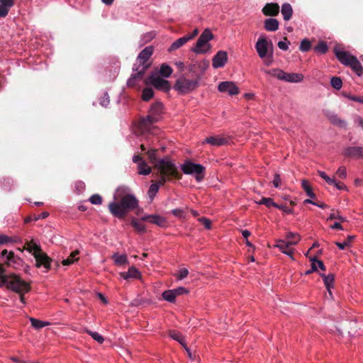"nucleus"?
<instances>
[{
	"mask_svg": "<svg viewBox=\"0 0 363 363\" xmlns=\"http://www.w3.org/2000/svg\"><path fill=\"white\" fill-rule=\"evenodd\" d=\"M335 55L339 61L346 65H349L352 60L354 57L342 50H336Z\"/></svg>",
	"mask_w": 363,
	"mask_h": 363,
	"instance_id": "nucleus-26",
	"label": "nucleus"
},
{
	"mask_svg": "<svg viewBox=\"0 0 363 363\" xmlns=\"http://www.w3.org/2000/svg\"><path fill=\"white\" fill-rule=\"evenodd\" d=\"M154 91L151 88H145L143 91L142 99L143 101H147L153 97Z\"/></svg>",
	"mask_w": 363,
	"mask_h": 363,
	"instance_id": "nucleus-43",
	"label": "nucleus"
},
{
	"mask_svg": "<svg viewBox=\"0 0 363 363\" xmlns=\"http://www.w3.org/2000/svg\"><path fill=\"white\" fill-rule=\"evenodd\" d=\"M358 76H361L363 73V68L361 63L356 57H354L349 65Z\"/></svg>",
	"mask_w": 363,
	"mask_h": 363,
	"instance_id": "nucleus-34",
	"label": "nucleus"
},
{
	"mask_svg": "<svg viewBox=\"0 0 363 363\" xmlns=\"http://www.w3.org/2000/svg\"><path fill=\"white\" fill-rule=\"evenodd\" d=\"M310 48H311V42L309 40L304 39L301 42L299 49L302 52H306V51L309 50Z\"/></svg>",
	"mask_w": 363,
	"mask_h": 363,
	"instance_id": "nucleus-49",
	"label": "nucleus"
},
{
	"mask_svg": "<svg viewBox=\"0 0 363 363\" xmlns=\"http://www.w3.org/2000/svg\"><path fill=\"white\" fill-rule=\"evenodd\" d=\"M345 96L350 100L353 101H356L360 104H363V96H355L351 94H345Z\"/></svg>",
	"mask_w": 363,
	"mask_h": 363,
	"instance_id": "nucleus-54",
	"label": "nucleus"
},
{
	"mask_svg": "<svg viewBox=\"0 0 363 363\" xmlns=\"http://www.w3.org/2000/svg\"><path fill=\"white\" fill-rule=\"evenodd\" d=\"M275 208H279V209L283 211L286 214H291V213H293V210L291 208H288L286 206L277 204V206H275Z\"/></svg>",
	"mask_w": 363,
	"mask_h": 363,
	"instance_id": "nucleus-60",
	"label": "nucleus"
},
{
	"mask_svg": "<svg viewBox=\"0 0 363 363\" xmlns=\"http://www.w3.org/2000/svg\"><path fill=\"white\" fill-rule=\"evenodd\" d=\"M264 28L267 31H276L279 28V21L275 18H267L264 22Z\"/></svg>",
	"mask_w": 363,
	"mask_h": 363,
	"instance_id": "nucleus-28",
	"label": "nucleus"
},
{
	"mask_svg": "<svg viewBox=\"0 0 363 363\" xmlns=\"http://www.w3.org/2000/svg\"><path fill=\"white\" fill-rule=\"evenodd\" d=\"M173 291L175 292V294L177 296L181 295L183 294H186L188 292V291L184 287H178L177 289H173Z\"/></svg>",
	"mask_w": 363,
	"mask_h": 363,
	"instance_id": "nucleus-64",
	"label": "nucleus"
},
{
	"mask_svg": "<svg viewBox=\"0 0 363 363\" xmlns=\"http://www.w3.org/2000/svg\"><path fill=\"white\" fill-rule=\"evenodd\" d=\"M30 323L32 326L35 329H40L45 326L50 325V323L48 321H42L34 318H30Z\"/></svg>",
	"mask_w": 363,
	"mask_h": 363,
	"instance_id": "nucleus-37",
	"label": "nucleus"
},
{
	"mask_svg": "<svg viewBox=\"0 0 363 363\" xmlns=\"http://www.w3.org/2000/svg\"><path fill=\"white\" fill-rule=\"evenodd\" d=\"M11 242H13V240L10 237H9L6 235H3V234L0 235V245H3V244Z\"/></svg>",
	"mask_w": 363,
	"mask_h": 363,
	"instance_id": "nucleus-59",
	"label": "nucleus"
},
{
	"mask_svg": "<svg viewBox=\"0 0 363 363\" xmlns=\"http://www.w3.org/2000/svg\"><path fill=\"white\" fill-rule=\"evenodd\" d=\"M163 105L160 102H156L152 105L148 115L142 118L138 123V127L141 133H150L155 128L153 124L157 123L162 117Z\"/></svg>",
	"mask_w": 363,
	"mask_h": 363,
	"instance_id": "nucleus-4",
	"label": "nucleus"
},
{
	"mask_svg": "<svg viewBox=\"0 0 363 363\" xmlns=\"http://www.w3.org/2000/svg\"><path fill=\"white\" fill-rule=\"evenodd\" d=\"M264 72L274 77L277 78L279 80L291 82V83H298L303 81V75L300 73H287L280 69H272L269 70H264Z\"/></svg>",
	"mask_w": 363,
	"mask_h": 363,
	"instance_id": "nucleus-8",
	"label": "nucleus"
},
{
	"mask_svg": "<svg viewBox=\"0 0 363 363\" xmlns=\"http://www.w3.org/2000/svg\"><path fill=\"white\" fill-rule=\"evenodd\" d=\"M291 237H295V240H278L277 244L274 245L275 247L279 248L284 254L288 255L291 259H294V249L291 247V245H296L301 238L300 235L297 233L289 232L286 234V238L289 239Z\"/></svg>",
	"mask_w": 363,
	"mask_h": 363,
	"instance_id": "nucleus-10",
	"label": "nucleus"
},
{
	"mask_svg": "<svg viewBox=\"0 0 363 363\" xmlns=\"http://www.w3.org/2000/svg\"><path fill=\"white\" fill-rule=\"evenodd\" d=\"M302 188L306 191L308 196L311 198H315V194L313 192L312 188L307 180H302L301 182Z\"/></svg>",
	"mask_w": 363,
	"mask_h": 363,
	"instance_id": "nucleus-39",
	"label": "nucleus"
},
{
	"mask_svg": "<svg viewBox=\"0 0 363 363\" xmlns=\"http://www.w3.org/2000/svg\"><path fill=\"white\" fill-rule=\"evenodd\" d=\"M154 48L152 46H147L144 48L138 55L137 62L135 65H138V68L144 71L150 67L149 59L153 53Z\"/></svg>",
	"mask_w": 363,
	"mask_h": 363,
	"instance_id": "nucleus-13",
	"label": "nucleus"
},
{
	"mask_svg": "<svg viewBox=\"0 0 363 363\" xmlns=\"http://www.w3.org/2000/svg\"><path fill=\"white\" fill-rule=\"evenodd\" d=\"M147 155L150 162L157 169L160 174V184H164L170 177L174 176L177 173L175 164L169 158L165 157L157 160V150L151 149L147 151Z\"/></svg>",
	"mask_w": 363,
	"mask_h": 363,
	"instance_id": "nucleus-2",
	"label": "nucleus"
},
{
	"mask_svg": "<svg viewBox=\"0 0 363 363\" xmlns=\"http://www.w3.org/2000/svg\"><path fill=\"white\" fill-rule=\"evenodd\" d=\"M1 260L8 267L17 268V266L20 265L22 260L16 256L11 251L4 250L1 254Z\"/></svg>",
	"mask_w": 363,
	"mask_h": 363,
	"instance_id": "nucleus-16",
	"label": "nucleus"
},
{
	"mask_svg": "<svg viewBox=\"0 0 363 363\" xmlns=\"http://www.w3.org/2000/svg\"><path fill=\"white\" fill-rule=\"evenodd\" d=\"M281 14L283 15L285 21H289L293 14V9L289 4L285 3L281 6Z\"/></svg>",
	"mask_w": 363,
	"mask_h": 363,
	"instance_id": "nucleus-30",
	"label": "nucleus"
},
{
	"mask_svg": "<svg viewBox=\"0 0 363 363\" xmlns=\"http://www.w3.org/2000/svg\"><path fill=\"white\" fill-rule=\"evenodd\" d=\"M143 303H144L143 300L140 299V298H135L131 301L130 305L132 306L138 307V306H140L141 305H143Z\"/></svg>",
	"mask_w": 363,
	"mask_h": 363,
	"instance_id": "nucleus-63",
	"label": "nucleus"
},
{
	"mask_svg": "<svg viewBox=\"0 0 363 363\" xmlns=\"http://www.w3.org/2000/svg\"><path fill=\"white\" fill-rule=\"evenodd\" d=\"M228 61V54L225 51L220 50L217 52L212 60V66L215 69L223 67Z\"/></svg>",
	"mask_w": 363,
	"mask_h": 363,
	"instance_id": "nucleus-19",
	"label": "nucleus"
},
{
	"mask_svg": "<svg viewBox=\"0 0 363 363\" xmlns=\"http://www.w3.org/2000/svg\"><path fill=\"white\" fill-rule=\"evenodd\" d=\"M138 206V201L131 194L129 187L121 186L116 189L113 201L108 204L110 213L116 218H123L130 211Z\"/></svg>",
	"mask_w": 363,
	"mask_h": 363,
	"instance_id": "nucleus-1",
	"label": "nucleus"
},
{
	"mask_svg": "<svg viewBox=\"0 0 363 363\" xmlns=\"http://www.w3.org/2000/svg\"><path fill=\"white\" fill-rule=\"evenodd\" d=\"M311 270H307L306 272H313L318 270L325 271L323 262L318 259L315 257H310Z\"/></svg>",
	"mask_w": 363,
	"mask_h": 363,
	"instance_id": "nucleus-25",
	"label": "nucleus"
},
{
	"mask_svg": "<svg viewBox=\"0 0 363 363\" xmlns=\"http://www.w3.org/2000/svg\"><path fill=\"white\" fill-rule=\"evenodd\" d=\"M328 45L325 42H319L318 44L315 47L314 50L320 54H324L328 51Z\"/></svg>",
	"mask_w": 363,
	"mask_h": 363,
	"instance_id": "nucleus-47",
	"label": "nucleus"
},
{
	"mask_svg": "<svg viewBox=\"0 0 363 363\" xmlns=\"http://www.w3.org/2000/svg\"><path fill=\"white\" fill-rule=\"evenodd\" d=\"M141 220L155 224L160 227H164L167 225V219L164 217L157 214L144 216L141 218Z\"/></svg>",
	"mask_w": 363,
	"mask_h": 363,
	"instance_id": "nucleus-20",
	"label": "nucleus"
},
{
	"mask_svg": "<svg viewBox=\"0 0 363 363\" xmlns=\"http://www.w3.org/2000/svg\"><path fill=\"white\" fill-rule=\"evenodd\" d=\"M145 84L146 85H152L155 89L163 91H167L170 89V85L167 80L153 74L145 80Z\"/></svg>",
	"mask_w": 363,
	"mask_h": 363,
	"instance_id": "nucleus-15",
	"label": "nucleus"
},
{
	"mask_svg": "<svg viewBox=\"0 0 363 363\" xmlns=\"http://www.w3.org/2000/svg\"><path fill=\"white\" fill-rule=\"evenodd\" d=\"M218 90L221 93H228L230 96L239 94L240 89L233 82L225 81L220 82L218 86Z\"/></svg>",
	"mask_w": 363,
	"mask_h": 363,
	"instance_id": "nucleus-18",
	"label": "nucleus"
},
{
	"mask_svg": "<svg viewBox=\"0 0 363 363\" xmlns=\"http://www.w3.org/2000/svg\"><path fill=\"white\" fill-rule=\"evenodd\" d=\"M189 41L188 38L185 36H183L177 40H175L171 46L169 48L168 51L172 52L173 50H177L182 46H183L185 43Z\"/></svg>",
	"mask_w": 363,
	"mask_h": 363,
	"instance_id": "nucleus-31",
	"label": "nucleus"
},
{
	"mask_svg": "<svg viewBox=\"0 0 363 363\" xmlns=\"http://www.w3.org/2000/svg\"><path fill=\"white\" fill-rule=\"evenodd\" d=\"M336 175L340 179H345L347 177V170L345 167H340L336 171Z\"/></svg>",
	"mask_w": 363,
	"mask_h": 363,
	"instance_id": "nucleus-51",
	"label": "nucleus"
},
{
	"mask_svg": "<svg viewBox=\"0 0 363 363\" xmlns=\"http://www.w3.org/2000/svg\"><path fill=\"white\" fill-rule=\"evenodd\" d=\"M26 245L27 247L26 249L34 256L37 267H43L46 270L55 269L52 267V263H54L57 267H59V262L52 261L51 258L42 251L40 246L35 240H32L31 241L28 242ZM55 269H57V267Z\"/></svg>",
	"mask_w": 363,
	"mask_h": 363,
	"instance_id": "nucleus-5",
	"label": "nucleus"
},
{
	"mask_svg": "<svg viewBox=\"0 0 363 363\" xmlns=\"http://www.w3.org/2000/svg\"><path fill=\"white\" fill-rule=\"evenodd\" d=\"M229 139L223 135H215L206 138L204 143H208L213 146H220L228 143Z\"/></svg>",
	"mask_w": 363,
	"mask_h": 363,
	"instance_id": "nucleus-24",
	"label": "nucleus"
},
{
	"mask_svg": "<svg viewBox=\"0 0 363 363\" xmlns=\"http://www.w3.org/2000/svg\"><path fill=\"white\" fill-rule=\"evenodd\" d=\"M169 336L173 340L179 342L185 348V350L188 352L189 356H191L189 350L185 345L184 337L179 332H177L176 330H171V331H169Z\"/></svg>",
	"mask_w": 363,
	"mask_h": 363,
	"instance_id": "nucleus-29",
	"label": "nucleus"
},
{
	"mask_svg": "<svg viewBox=\"0 0 363 363\" xmlns=\"http://www.w3.org/2000/svg\"><path fill=\"white\" fill-rule=\"evenodd\" d=\"M89 201L94 205H100L102 203V198L99 194H94L89 198Z\"/></svg>",
	"mask_w": 363,
	"mask_h": 363,
	"instance_id": "nucleus-50",
	"label": "nucleus"
},
{
	"mask_svg": "<svg viewBox=\"0 0 363 363\" xmlns=\"http://www.w3.org/2000/svg\"><path fill=\"white\" fill-rule=\"evenodd\" d=\"M114 263L118 266H123L128 263L127 257L125 255L115 253L112 256Z\"/></svg>",
	"mask_w": 363,
	"mask_h": 363,
	"instance_id": "nucleus-33",
	"label": "nucleus"
},
{
	"mask_svg": "<svg viewBox=\"0 0 363 363\" xmlns=\"http://www.w3.org/2000/svg\"><path fill=\"white\" fill-rule=\"evenodd\" d=\"M131 224L138 232L143 233L145 231V226L141 221L133 218L131 221Z\"/></svg>",
	"mask_w": 363,
	"mask_h": 363,
	"instance_id": "nucleus-42",
	"label": "nucleus"
},
{
	"mask_svg": "<svg viewBox=\"0 0 363 363\" xmlns=\"http://www.w3.org/2000/svg\"><path fill=\"white\" fill-rule=\"evenodd\" d=\"M162 298L164 300L169 302L173 303L175 301V298L177 295L175 294V292L172 290H167L164 291L162 294Z\"/></svg>",
	"mask_w": 363,
	"mask_h": 363,
	"instance_id": "nucleus-38",
	"label": "nucleus"
},
{
	"mask_svg": "<svg viewBox=\"0 0 363 363\" xmlns=\"http://www.w3.org/2000/svg\"><path fill=\"white\" fill-rule=\"evenodd\" d=\"M326 287L328 296L333 298V294L331 289L333 288L335 281L334 274H320Z\"/></svg>",
	"mask_w": 363,
	"mask_h": 363,
	"instance_id": "nucleus-23",
	"label": "nucleus"
},
{
	"mask_svg": "<svg viewBox=\"0 0 363 363\" xmlns=\"http://www.w3.org/2000/svg\"><path fill=\"white\" fill-rule=\"evenodd\" d=\"M138 171L140 175H148L151 172V168L145 161L140 162V164H138Z\"/></svg>",
	"mask_w": 363,
	"mask_h": 363,
	"instance_id": "nucleus-35",
	"label": "nucleus"
},
{
	"mask_svg": "<svg viewBox=\"0 0 363 363\" xmlns=\"http://www.w3.org/2000/svg\"><path fill=\"white\" fill-rule=\"evenodd\" d=\"M319 176L323 179L328 184L331 185L335 183V179L328 177L325 172L323 171H318Z\"/></svg>",
	"mask_w": 363,
	"mask_h": 363,
	"instance_id": "nucleus-48",
	"label": "nucleus"
},
{
	"mask_svg": "<svg viewBox=\"0 0 363 363\" xmlns=\"http://www.w3.org/2000/svg\"><path fill=\"white\" fill-rule=\"evenodd\" d=\"M2 286H6L18 294L21 302L23 305L26 304L23 294L30 291V285L16 276V274H0V287Z\"/></svg>",
	"mask_w": 363,
	"mask_h": 363,
	"instance_id": "nucleus-3",
	"label": "nucleus"
},
{
	"mask_svg": "<svg viewBox=\"0 0 363 363\" xmlns=\"http://www.w3.org/2000/svg\"><path fill=\"white\" fill-rule=\"evenodd\" d=\"M199 82L198 77L191 74V77H189L187 74H183L177 79L174 89L180 94H188L198 88Z\"/></svg>",
	"mask_w": 363,
	"mask_h": 363,
	"instance_id": "nucleus-7",
	"label": "nucleus"
},
{
	"mask_svg": "<svg viewBox=\"0 0 363 363\" xmlns=\"http://www.w3.org/2000/svg\"><path fill=\"white\" fill-rule=\"evenodd\" d=\"M181 169L185 174H190L195 177L198 182H200L204 178L205 167L191 161H186L181 165Z\"/></svg>",
	"mask_w": 363,
	"mask_h": 363,
	"instance_id": "nucleus-9",
	"label": "nucleus"
},
{
	"mask_svg": "<svg viewBox=\"0 0 363 363\" xmlns=\"http://www.w3.org/2000/svg\"><path fill=\"white\" fill-rule=\"evenodd\" d=\"M323 114L333 125L340 128L346 127V122L340 118L335 112L326 109L323 111Z\"/></svg>",
	"mask_w": 363,
	"mask_h": 363,
	"instance_id": "nucleus-21",
	"label": "nucleus"
},
{
	"mask_svg": "<svg viewBox=\"0 0 363 363\" xmlns=\"http://www.w3.org/2000/svg\"><path fill=\"white\" fill-rule=\"evenodd\" d=\"M9 7L5 5L0 4V18H4L7 16L9 11Z\"/></svg>",
	"mask_w": 363,
	"mask_h": 363,
	"instance_id": "nucleus-57",
	"label": "nucleus"
},
{
	"mask_svg": "<svg viewBox=\"0 0 363 363\" xmlns=\"http://www.w3.org/2000/svg\"><path fill=\"white\" fill-rule=\"evenodd\" d=\"M344 155L354 159H363V147H348L345 149Z\"/></svg>",
	"mask_w": 363,
	"mask_h": 363,
	"instance_id": "nucleus-22",
	"label": "nucleus"
},
{
	"mask_svg": "<svg viewBox=\"0 0 363 363\" xmlns=\"http://www.w3.org/2000/svg\"><path fill=\"white\" fill-rule=\"evenodd\" d=\"M171 213L176 217L182 218L184 217V211L182 208L173 209Z\"/></svg>",
	"mask_w": 363,
	"mask_h": 363,
	"instance_id": "nucleus-55",
	"label": "nucleus"
},
{
	"mask_svg": "<svg viewBox=\"0 0 363 363\" xmlns=\"http://www.w3.org/2000/svg\"><path fill=\"white\" fill-rule=\"evenodd\" d=\"M145 71L138 68V65H134L133 73L127 81L128 87H137L139 83L143 80Z\"/></svg>",
	"mask_w": 363,
	"mask_h": 363,
	"instance_id": "nucleus-17",
	"label": "nucleus"
},
{
	"mask_svg": "<svg viewBox=\"0 0 363 363\" xmlns=\"http://www.w3.org/2000/svg\"><path fill=\"white\" fill-rule=\"evenodd\" d=\"M330 84L334 89L340 90L342 88V82L340 77H333L330 79Z\"/></svg>",
	"mask_w": 363,
	"mask_h": 363,
	"instance_id": "nucleus-46",
	"label": "nucleus"
},
{
	"mask_svg": "<svg viewBox=\"0 0 363 363\" xmlns=\"http://www.w3.org/2000/svg\"><path fill=\"white\" fill-rule=\"evenodd\" d=\"M110 100L107 93H105L100 100V104L106 107L109 104Z\"/></svg>",
	"mask_w": 363,
	"mask_h": 363,
	"instance_id": "nucleus-56",
	"label": "nucleus"
},
{
	"mask_svg": "<svg viewBox=\"0 0 363 363\" xmlns=\"http://www.w3.org/2000/svg\"><path fill=\"white\" fill-rule=\"evenodd\" d=\"M262 11L266 16H277L279 11V6L277 4H267Z\"/></svg>",
	"mask_w": 363,
	"mask_h": 363,
	"instance_id": "nucleus-27",
	"label": "nucleus"
},
{
	"mask_svg": "<svg viewBox=\"0 0 363 363\" xmlns=\"http://www.w3.org/2000/svg\"><path fill=\"white\" fill-rule=\"evenodd\" d=\"M209 67V62L206 60L195 62L189 66V72L192 76L198 77L200 81Z\"/></svg>",
	"mask_w": 363,
	"mask_h": 363,
	"instance_id": "nucleus-14",
	"label": "nucleus"
},
{
	"mask_svg": "<svg viewBox=\"0 0 363 363\" xmlns=\"http://www.w3.org/2000/svg\"><path fill=\"white\" fill-rule=\"evenodd\" d=\"M332 185L335 186L339 190H347V186L343 183L337 182L335 179V183L333 184Z\"/></svg>",
	"mask_w": 363,
	"mask_h": 363,
	"instance_id": "nucleus-62",
	"label": "nucleus"
},
{
	"mask_svg": "<svg viewBox=\"0 0 363 363\" xmlns=\"http://www.w3.org/2000/svg\"><path fill=\"white\" fill-rule=\"evenodd\" d=\"M163 184H160V179L157 182L153 183L150 185L149 190H148V196L150 198V200L152 201L155 198L156 194L157 193L159 188L160 186H162Z\"/></svg>",
	"mask_w": 363,
	"mask_h": 363,
	"instance_id": "nucleus-36",
	"label": "nucleus"
},
{
	"mask_svg": "<svg viewBox=\"0 0 363 363\" xmlns=\"http://www.w3.org/2000/svg\"><path fill=\"white\" fill-rule=\"evenodd\" d=\"M213 38V34L210 30L206 29L197 40L196 46L192 51L196 54H203L211 49L209 41Z\"/></svg>",
	"mask_w": 363,
	"mask_h": 363,
	"instance_id": "nucleus-11",
	"label": "nucleus"
},
{
	"mask_svg": "<svg viewBox=\"0 0 363 363\" xmlns=\"http://www.w3.org/2000/svg\"><path fill=\"white\" fill-rule=\"evenodd\" d=\"M257 203L259 205H265L267 207H271V206H277V203L274 202L273 199L271 198H265L263 197L260 201H257Z\"/></svg>",
	"mask_w": 363,
	"mask_h": 363,
	"instance_id": "nucleus-45",
	"label": "nucleus"
},
{
	"mask_svg": "<svg viewBox=\"0 0 363 363\" xmlns=\"http://www.w3.org/2000/svg\"><path fill=\"white\" fill-rule=\"evenodd\" d=\"M198 220L201 223L206 229H210L211 228V222L209 219L201 217L198 219Z\"/></svg>",
	"mask_w": 363,
	"mask_h": 363,
	"instance_id": "nucleus-53",
	"label": "nucleus"
},
{
	"mask_svg": "<svg viewBox=\"0 0 363 363\" xmlns=\"http://www.w3.org/2000/svg\"><path fill=\"white\" fill-rule=\"evenodd\" d=\"M121 281H125V284L134 279H141V274H120L118 277Z\"/></svg>",
	"mask_w": 363,
	"mask_h": 363,
	"instance_id": "nucleus-32",
	"label": "nucleus"
},
{
	"mask_svg": "<svg viewBox=\"0 0 363 363\" xmlns=\"http://www.w3.org/2000/svg\"><path fill=\"white\" fill-rule=\"evenodd\" d=\"M255 49L258 56L263 60L265 65L269 66L274 61V46L272 42L264 35H261L255 43Z\"/></svg>",
	"mask_w": 363,
	"mask_h": 363,
	"instance_id": "nucleus-6",
	"label": "nucleus"
},
{
	"mask_svg": "<svg viewBox=\"0 0 363 363\" xmlns=\"http://www.w3.org/2000/svg\"><path fill=\"white\" fill-rule=\"evenodd\" d=\"M79 250H76L72 252L66 258L51 259L52 261H58L60 264L57 269H52L51 270H67L68 267L75 264L79 260ZM52 267L54 268L57 267L54 263H52Z\"/></svg>",
	"mask_w": 363,
	"mask_h": 363,
	"instance_id": "nucleus-12",
	"label": "nucleus"
},
{
	"mask_svg": "<svg viewBox=\"0 0 363 363\" xmlns=\"http://www.w3.org/2000/svg\"><path fill=\"white\" fill-rule=\"evenodd\" d=\"M85 332L99 343H102L104 341V338L97 332H93L89 329H85Z\"/></svg>",
	"mask_w": 363,
	"mask_h": 363,
	"instance_id": "nucleus-44",
	"label": "nucleus"
},
{
	"mask_svg": "<svg viewBox=\"0 0 363 363\" xmlns=\"http://www.w3.org/2000/svg\"><path fill=\"white\" fill-rule=\"evenodd\" d=\"M272 183L275 188H280L281 178H280L279 174H274Z\"/></svg>",
	"mask_w": 363,
	"mask_h": 363,
	"instance_id": "nucleus-58",
	"label": "nucleus"
},
{
	"mask_svg": "<svg viewBox=\"0 0 363 363\" xmlns=\"http://www.w3.org/2000/svg\"><path fill=\"white\" fill-rule=\"evenodd\" d=\"M328 220H333V219H338L341 221H345L346 219L343 218L342 216H340L337 213H331L330 214Z\"/></svg>",
	"mask_w": 363,
	"mask_h": 363,
	"instance_id": "nucleus-61",
	"label": "nucleus"
},
{
	"mask_svg": "<svg viewBox=\"0 0 363 363\" xmlns=\"http://www.w3.org/2000/svg\"><path fill=\"white\" fill-rule=\"evenodd\" d=\"M354 235H348L347 239L344 240L343 242H336L335 245L340 249V250H345L347 247H348L351 242L354 240Z\"/></svg>",
	"mask_w": 363,
	"mask_h": 363,
	"instance_id": "nucleus-40",
	"label": "nucleus"
},
{
	"mask_svg": "<svg viewBox=\"0 0 363 363\" xmlns=\"http://www.w3.org/2000/svg\"><path fill=\"white\" fill-rule=\"evenodd\" d=\"M172 69L166 64H162L161 65L160 73L164 77H169L172 74Z\"/></svg>",
	"mask_w": 363,
	"mask_h": 363,
	"instance_id": "nucleus-41",
	"label": "nucleus"
},
{
	"mask_svg": "<svg viewBox=\"0 0 363 363\" xmlns=\"http://www.w3.org/2000/svg\"><path fill=\"white\" fill-rule=\"evenodd\" d=\"M290 45V42L287 40L285 38L284 40L279 41L277 44L278 48L281 50H287L289 49V45Z\"/></svg>",
	"mask_w": 363,
	"mask_h": 363,
	"instance_id": "nucleus-52",
	"label": "nucleus"
}]
</instances>
